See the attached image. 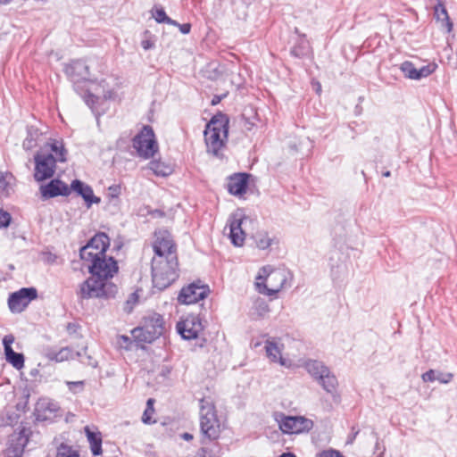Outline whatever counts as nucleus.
Here are the masks:
<instances>
[{"mask_svg":"<svg viewBox=\"0 0 457 457\" xmlns=\"http://www.w3.org/2000/svg\"><path fill=\"white\" fill-rule=\"evenodd\" d=\"M81 260L89 262L88 272L90 277L79 285L78 295L81 299L114 298L118 293L117 286L109 281L118 272V263L113 257L106 258V253H87Z\"/></svg>","mask_w":457,"mask_h":457,"instance_id":"1","label":"nucleus"},{"mask_svg":"<svg viewBox=\"0 0 457 457\" xmlns=\"http://www.w3.org/2000/svg\"><path fill=\"white\" fill-rule=\"evenodd\" d=\"M154 257L151 262L152 281L154 288L163 291L179 277L176 245L166 233L156 236L153 243Z\"/></svg>","mask_w":457,"mask_h":457,"instance_id":"2","label":"nucleus"},{"mask_svg":"<svg viewBox=\"0 0 457 457\" xmlns=\"http://www.w3.org/2000/svg\"><path fill=\"white\" fill-rule=\"evenodd\" d=\"M64 72L67 77L73 83L74 90L81 95L86 104L92 110L96 115H100L96 104L100 101V97L86 90L82 95L81 84L86 82H94L90 77L89 66L87 63V59H72L71 62L65 65Z\"/></svg>","mask_w":457,"mask_h":457,"instance_id":"3","label":"nucleus"},{"mask_svg":"<svg viewBox=\"0 0 457 457\" xmlns=\"http://www.w3.org/2000/svg\"><path fill=\"white\" fill-rule=\"evenodd\" d=\"M199 427L202 445L220 438L221 424L215 403L211 397H203L199 400Z\"/></svg>","mask_w":457,"mask_h":457,"instance_id":"4","label":"nucleus"},{"mask_svg":"<svg viewBox=\"0 0 457 457\" xmlns=\"http://www.w3.org/2000/svg\"><path fill=\"white\" fill-rule=\"evenodd\" d=\"M165 332L163 316L152 312L142 319L140 326L131 330L132 337L138 345L152 344Z\"/></svg>","mask_w":457,"mask_h":457,"instance_id":"5","label":"nucleus"},{"mask_svg":"<svg viewBox=\"0 0 457 457\" xmlns=\"http://www.w3.org/2000/svg\"><path fill=\"white\" fill-rule=\"evenodd\" d=\"M132 145L137 156L145 160L153 158L159 150L154 131L150 125L142 127L141 130L132 139Z\"/></svg>","mask_w":457,"mask_h":457,"instance_id":"6","label":"nucleus"},{"mask_svg":"<svg viewBox=\"0 0 457 457\" xmlns=\"http://www.w3.org/2000/svg\"><path fill=\"white\" fill-rule=\"evenodd\" d=\"M206 322L201 313H188L176 325L177 332L185 340L198 339L204 330Z\"/></svg>","mask_w":457,"mask_h":457,"instance_id":"7","label":"nucleus"},{"mask_svg":"<svg viewBox=\"0 0 457 457\" xmlns=\"http://www.w3.org/2000/svg\"><path fill=\"white\" fill-rule=\"evenodd\" d=\"M56 160L53 154L44 152L43 149L37 151L34 155V179L37 182L50 179L54 177L56 170Z\"/></svg>","mask_w":457,"mask_h":457,"instance_id":"8","label":"nucleus"},{"mask_svg":"<svg viewBox=\"0 0 457 457\" xmlns=\"http://www.w3.org/2000/svg\"><path fill=\"white\" fill-rule=\"evenodd\" d=\"M210 294V287L201 279H196L187 286L183 287L179 295L178 302L181 304H193L205 299Z\"/></svg>","mask_w":457,"mask_h":457,"instance_id":"9","label":"nucleus"},{"mask_svg":"<svg viewBox=\"0 0 457 457\" xmlns=\"http://www.w3.org/2000/svg\"><path fill=\"white\" fill-rule=\"evenodd\" d=\"M38 296L37 289L34 287H21L12 292L8 297V307L12 313H21Z\"/></svg>","mask_w":457,"mask_h":457,"instance_id":"10","label":"nucleus"},{"mask_svg":"<svg viewBox=\"0 0 457 457\" xmlns=\"http://www.w3.org/2000/svg\"><path fill=\"white\" fill-rule=\"evenodd\" d=\"M278 427L283 434H302L312 429L313 421L303 416H283Z\"/></svg>","mask_w":457,"mask_h":457,"instance_id":"11","label":"nucleus"},{"mask_svg":"<svg viewBox=\"0 0 457 457\" xmlns=\"http://www.w3.org/2000/svg\"><path fill=\"white\" fill-rule=\"evenodd\" d=\"M30 428L22 427L19 432H13L8 439L4 451L5 457H21L24 448L29 443Z\"/></svg>","mask_w":457,"mask_h":457,"instance_id":"12","label":"nucleus"},{"mask_svg":"<svg viewBox=\"0 0 457 457\" xmlns=\"http://www.w3.org/2000/svg\"><path fill=\"white\" fill-rule=\"evenodd\" d=\"M110 246V237L104 232L96 233L87 243L79 250L80 258H84L87 253L104 254Z\"/></svg>","mask_w":457,"mask_h":457,"instance_id":"13","label":"nucleus"},{"mask_svg":"<svg viewBox=\"0 0 457 457\" xmlns=\"http://www.w3.org/2000/svg\"><path fill=\"white\" fill-rule=\"evenodd\" d=\"M204 137L207 153L218 159H222L224 157L222 150L226 147L228 137H224L218 129L214 131L209 130L204 134Z\"/></svg>","mask_w":457,"mask_h":457,"instance_id":"14","label":"nucleus"},{"mask_svg":"<svg viewBox=\"0 0 457 457\" xmlns=\"http://www.w3.org/2000/svg\"><path fill=\"white\" fill-rule=\"evenodd\" d=\"M251 177L247 172H236L228 176L226 185L228 192L234 196L242 197L248 189Z\"/></svg>","mask_w":457,"mask_h":457,"instance_id":"15","label":"nucleus"},{"mask_svg":"<svg viewBox=\"0 0 457 457\" xmlns=\"http://www.w3.org/2000/svg\"><path fill=\"white\" fill-rule=\"evenodd\" d=\"M39 190L42 200H48L57 196H68L71 195L69 186L58 178L52 179L49 182L41 185Z\"/></svg>","mask_w":457,"mask_h":457,"instance_id":"16","label":"nucleus"},{"mask_svg":"<svg viewBox=\"0 0 457 457\" xmlns=\"http://www.w3.org/2000/svg\"><path fill=\"white\" fill-rule=\"evenodd\" d=\"M318 384L322 387V389L330 395L332 403L336 405H339L342 402V396L338 390L339 383L337 376L331 371V370H328L319 380H317Z\"/></svg>","mask_w":457,"mask_h":457,"instance_id":"17","label":"nucleus"},{"mask_svg":"<svg viewBox=\"0 0 457 457\" xmlns=\"http://www.w3.org/2000/svg\"><path fill=\"white\" fill-rule=\"evenodd\" d=\"M71 192L73 191L78 196L82 197L87 208L101 202V198L94 195L93 188L88 184L80 179H73L69 186Z\"/></svg>","mask_w":457,"mask_h":457,"instance_id":"18","label":"nucleus"},{"mask_svg":"<svg viewBox=\"0 0 457 457\" xmlns=\"http://www.w3.org/2000/svg\"><path fill=\"white\" fill-rule=\"evenodd\" d=\"M15 337L12 334H8L3 338L4 353L5 360L16 370H21L24 367L25 357L21 353H16L12 345L13 344Z\"/></svg>","mask_w":457,"mask_h":457,"instance_id":"19","label":"nucleus"},{"mask_svg":"<svg viewBox=\"0 0 457 457\" xmlns=\"http://www.w3.org/2000/svg\"><path fill=\"white\" fill-rule=\"evenodd\" d=\"M216 129H219L220 133H222L224 137H228L229 117L228 114L220 111L217 112L205 125L204 134H206L209 130L214 131Z\"/></svg>","mask_w":457,"mask_h":457,"instance_id":"20","label":"nucleus"},{"mask_svg":"<svg viewBox=\"0 0 457 457\" xmlns=\"http://www.w3.org/2000/svg\"><path fill=\"white\" fill-rule=\"evenodd\" d=\"M228 71L227 64L221 63L220 59H212L202 70L203 77L210 80H217Z\"/></svg>","mask_w":457,"mask_h":457,"instance_id":"21","label":"nucleus"},{"mask_svg":"<svg viewBox=\"0 0 457 457\" xmlns=\"http://www.w3.org/2000/svg\"><path fill=\"white\" fill-rule=\"evenodd\" d=\"M15 178L8 171H0V200L9 198L14 193Z\"/></svg>","mask_w":457,"mask_h":457,"instance_id":"22","label":"nucleus"},{"mask_svg":"<svg viewBox=\"0 0 457 457\" xmlns=\"http://www.w3.org/2000/svg\"><path fill=\"white\" fill-rule=\"evenodd\" d=\"M270 277L271 279L280 281V285L277 288L270 289V288H268V287L266 286L265 283L257 282L256 287L260 294L266 295H273L278 294L284 287V285L287 281V277H286L284 271H280V270L273 271L270 275Z\"/></svg>","mask_w":457,"mask_h":457,"instance_id":"23","label":"nucleus"},{"mask_svg":"<svg viewBox=\"0 0 457 457\" xmlns=\"http://www.w3.org/2000/svg\"><path fill=\"white\" fill-rule=\"evenodd\" d=\"M45 147H49L50 154H53L57 162H66L68 150L64 146L62 139L49 138Z\"/></svg>","mask_w":457,"mask_h":457,"instance_id":"24","label":"nucleus"},{"mask_svg":"<svg viewBox=\"0 0 457 457\" xmlns=\"http://www.w3.org/2000/svg\"><path fill=\"white\" fill-rule=\"evenodd\" d=\"M149 170L157 177H168L174 171V167L171 163L163 162L161 159H153L147 164Z\"/></svg>","mask_w":457,"mask_h":457,"instance_id":"25","label":"nucleus"},{"mask_svg":"<svg viewBox=\"0 0 457 457\" xmlns=\"http://www.w3.org/2000/svg\"><path fill=\"white\" fill-rule=\"evenodd\" d=\"M242 219H234L230 224L229 237L231 244L235 246H242L245 241V232L242 228Z\"/></svg>","mask_w":457,"mask_h":457,"instance_id":"26","label":"nucleus"},{"mask_svg":"<svg viewBox=\"0 0 457 457\" xmlns=\"http://www.w3.org/2000/svg\"><path fill=\"white\" fill-rule=\"evenodd\" d=\"M304 368L314 380H319L323 374L329 370L324 362L318 360H308L304 363Z\"/></svg>","mask_w":457,"mask_h":457,"instance_id":"27","label":"nucleus"},{"mask_svg":"<svg viewBox=\"0 0 457 457\" xmlns=\"http://www.w3.org/2000/svg\"><path fill=\"white\" fill-rule=\"evenodd\" d=\"M87 441L90 445V450L94 456H99L103 453L102 436L100 432H94L88 427L85 428Z\"/></svg>","mask_w":457,"mask_h":457,"instance_id":"28","label":"nucleus"},{"mask_svg":"<svg viewBox=\"0 0 457 457\" xmlns=\"http://www.w3.org/2000/svg\"><path fill=\"white\" fill-rule=\"evenodd\" d=\"M265 351L267 356L271 361L279 362L281 365H285V360L281 354L282 349L278 345L275 338L265 341Z\"/></svg>","mask_w":457,"mask_h":457,"instance_id":"29","label":"nucleus"},{"mask_svg":"<svg viewBox=\"0 0 457 457\" xmlns=\"http://www.w3.org/2000/svg\"><path fill=\"white\" fill-rule=\"evenodd\" d=\"M312 54L310 42L305 37H299L291 49L293 57H309Z\"/></svg>","mask_w":457,"mask_h":457,"instance_id":"30","label":"nucleus"},{"mask_svg":"<svg viewBox=\"0 0 457 457\" xmlns=\"http://www.w3.org/2000/svg\"><path fill=\"white\" fill-rule=\"evenodd\" d=\"M40 135L39 129L35 126H27V137L22 143L23 148L28 151L36 147Z\"/></svg>","mask_w":457,"mask_h":457,"instance_id":"31","label":"nucleus"},{"mask_svg":"<svg viewBox=\"0 0 457 457\" xmlns=\"http://www.w3.org/2000/svg\"><path fill=\"white\" fill-rule=\"evenodd\" d=\"M435 16L437 21L442 22V26L446 29L447 32L452 30L453 23L450 21L447 11L442 4H438L435 6Z\"/></svg>","mask_w":457,"mask_h":457,"instance_id":"32","label":"nucleus"},{"mask_svg":"<svg viewBox=\"0 0 457 457\" xmlns=\"http://www.w3.org/2000/svg\"><path fill=\"white\" fill-rule=\"evenodd\" d=\"M152 16L157 23H167L170 25H178V21L170 18L163 7L154 6L152 10Z\"/></svg>","mask_w":457,"mask_h":457,"instance_id":"33","label":"nucleus"},{"mask_svg":"<svg viewBox=\"0 0 457 457\" xmlns=\"http://www.w3.org/2000/svg\"><path fill=\"white\" fill-rule=\"evenodd\" d=\"M437 69V64L436 62H428L426 65L421 66L420 68H416V74L414 76V80H420L423 78H427L436 71Z\"/></svg>","mask_w":457,"mask_h":457,"instance_id":"34","label":"nucleus"},{"mask_svg":"<svg viewBox=\"0 0 457 457\" xmlns=\"http://www.w3.org/2000/svg\"><path fill=\"white\" fill-rule=\"evenodd\" d=\"M55 457H79V453L74 450L72 446L61 443L56 449Z\"/></svg>","mask_w":457,"mask_h":457,"instance_id":"35","label":"nucleus"},{"mask_svg":"<svg viewBox=\"0 0 457 457\" xmlns=\"http://www.w3.org/2000/svg\"><path fill=\"white\" fill-rule=\"evenodd\" d=\"M400 70L403 71L404 76L410 79H414L416 74V67L410 61H405L400 65Z\"/></svg>","mask_w":457,"mask_h":457,"instance_id":"36","label":"nucleus"},{"mask_svg":"<svg viewBox=\"0 0 457 457\" xmlns=\"http://www.w3.org/2000/svg\"><path fill=\"white\" fill-rule=\"evenodd\" d=\"M40 409H43L44 411H49L50 412H54L56 411L54 404L52 403H38L36 407V411L37 412V420H46V416H43L39 413Z\"/></svg>","mask_w":457,"mask_h":457,"instance_id":"37","label":"nucleus"},{"mask_svg":"<svg viewBox=\"0 0 457 457\" xmlns=\"http://www.w3.org/2000/svg\"><path fill=\"white\" fill-rule=\"evenodd\" d=\"M272 239L267 234H260L255 238L256 245L261 250L268 249L271 245Z\"/></svg>","mask_w":457,"mask_h":457,"instance_id":"38","label":"nucleus"},{"mask_svg":"<svg viewBox=\"0 0 457 457\" xmlns=\"http://www.w3.org/2000/svg\"><path fill=\"white\" fill-rule=\"evenodd\" d=\"M241 120H243V125L245 129L250 131L256 126L257 114L255 113L253 117H246V114L243 113L241 115Z\"/></svg>","mask_w":457,"mask_h":457,"instance_id":"39","label":"nucleus"},{"mask_svg":"<svg viewBox=\"0 0 457 457\" xmlns=\"http://www.w3.org/2000/svg\"><path fill=\"white\" fill-rule=\"evenodd\" d=\"M12 215L7 211L0 209V229L8 228L12 222Z\"/></svg>","mask_w":457,"mask_h":457,"instance_id":"40","label":"nucleus"},{"mask_svg":"<svg viewBox=\"0 0 457 457\" xmlns=\"http://www.w3.org/2000/svg\"><path fill=\"white\" fill-rule=\"evenodd\" d=\"M66 385L71 392H72L73 394H77L83 390L84 386H85V381L84 380L67 381Z\"/></svg>","mask_w":457,"mask_h":457,"instance_id":"41","label":"nucleus"},{"mask_svg":"<svg viewBox=\"0 0 457 457\" xmlns=\"http://www.w3.org/2000/svg\"><path fill=\"white\" fill-rule=\"evenodd\" d=\"M67 351L66 348H62V350H60L59 352H51L47 354V357L51 360V361H63L67 357L66 355L64 354V353Z\"/></svg>","mask_w":457,"mask_h":457,"instance_id":"42","label":"nucleus"},{"mask_svg":"<svg viewBox=\"0 0 457 457\" xmlns=\"http://www.w3.org/2000/svg\"><path fill=\"white\" fill-rule=\"evenodd\" d=\"M29 399V393L27 392L23 395V397L21 400H20L16 405L15 408L18 411L26 412L28 409V403Z\"/></svg>","mask_w":457,"mask_h":457,"instance_id":"43","label":"nucleus"},{"mask_svg":"<svg viewBox=\"0 0 457 457\" xmlns=\"http://www.w3.org/2000/svg\"><path fill=\"white\" fill-rule=\"evenodd\" d=\"M154 41L151 39V33L148 30L144 32V38L141 41V46L148 50L154 46Z\"/></svg>","mask_w":457,"mask_h":457,"instance_id":"44","label":"nucleus"},{"mask_svg":"<svg viewBox=\"0 0 457 457\" xmlns=\"http://www.w3.org/2000/svg\"><path fill=\"white\" fill-rule=\"evenodd\" d=\"M317 457H345L339 451L335 449L323 450L317 454Z\"/></svg>","mask_w":457,"mask_h":457,"instance_id":"45","label":"nucleus"},{"mask_svg":"<svg viewBox=\"0 0 457 457\" xmlns=\"http://www.w3.org/2000/svg\"><path fill=\"white\" fill-rule=\"evenodd\" d=\"M121 192L120 185H112L108 187V197L110 199H118Z\"/></svg>","mask_w":457,"mask_h":457,"instance_id":"46","label":"nucleus"},{"mask_svg":"<svg viewBox=\"0 0 457 457\" xmlns=\"http://www.w3.org/2000/svg\"><path fill=\"white\" fill-rule=\"evenodd\" d=\"M453 375L450 372L443 373L436 371V380L442 384H448L452 381Z\"/></svg>","mask_w":457,"mask_h":457,"instance_id":"47","label":"nucleus"},{"mask_svg":"<svg viewBox=\"0 0 457 457\" xmlns=\"http://www.w3.org/2000/svg\"><path fill=\"white\" fill-rule=\"evenodd\" d=\"M154 412V410H148V408H145L143 415H142V422L145 424H154L156 422L155 420L152 419V416Z\"/></svg>","mask_w":457,"mask_h":457,"instance_id":"48","label":"nucleus"},{"mask_svg":"<svg viewBox=\"0 0 457 457\" xmlns=\"http://www.w3.org/2000/svg\"><path fill=\"white\" fill-rule=\"evenodd\" d=\"M421 378L424 382H434L436 380V371L429 370L422 374Z\"/></svg>","mask_w":457,"mask_h":457,"instance_id":"49","label":"nucleus"},{"mask_svg":"<svg viewBox=\"0 0 457 457\" xmlns=\"http://www.w3.org/2000/svg\"><path fill=\"white\" fill-rule=\"evenodd\" d=\"M255 307H256V310L261 313V314H263V313H267L270 312V308H269V305L266 303L265 301L263 300H261V301H257L256 303H255Z\"/></svg>","mask_w":457,"mask_h":457,"instance_id":"50","label":"nucleus"},{"mask_svg":"<svg viewBox=\"0 0 457 457\" xmlns=\"http://www.w3.org/2000/svg\"><path fill=\"white\" fill-rule=\"evenodd\" d=\"M199 457H220L212 449L202 447L198 453Z\"/></svg>","mask_w":457,"mask_h":457,"instance_id":"51","label":"nucleus"},{"mask_svg":"<svg viewBox=\"0 0 457 457\" xmlns=\"http://www.w3.org/2000/svg\"><path fill=\"white\" fill-rule=\"evenodd\" d=\"M80 328L79 324L76 322H69L66 325V330L69 334H75L78 332V330Z\"/></svg>","mask_w":457,"mask_h":457,"instance_id":"52","label":"nucleus"},{"mask_svg":"<svg viewBox=\"0 0 457 457\" xmlns=\"http://www.w3.org/2000/svg\"><path fill=\"white\" fill-rule=\"evenodd\" d=\"M176 27H179L180 32L184 35L188 34L191 30V24L190 23H183L179 24L178 22V25H175Z\"/></svg>","mask_w":457,"mask_h":457,"instance_id":"53","label":"nucleus"},{"mask_svg":"<svg viewBox=\"0 0 457 457\" xmlns=\"http://www.w3.org/2000/svg\"><path fill=\"white\" fill-rule=\"evenodd\" d=\"M312 87L317 95L320 96L321 94L322 89H321V84L320 83V81L312 79Z\"/></svg>","mask_w":457,"mask_h":457,"instance_id":"54","label":"nucleus"},{"mask_svg":"<svg viewBox=\"0 0 457 457\" xmlns=\"http://www.w3.org/2000/svg\"><path fill=\"white\" fill-rule=\"evenodd\" d=\"M226 96H227V93L222 94V95H215V96H213V97L212 98V101H211V104L213 105V106L217 105Z\"/></svg>","mask_w":457,"mask_h":457,"instance_id":"55","label":"nucleus"},{"mask_svg":"<svg viewBox=\"0 0 457 457\" xmlns=\"http://www.w3.org/2000/svg\"><path fill=\"white\" fill-rule=\"evenodd\" d=\"M148 214H150L153 217H163L165 215V212L161 209H154L148 211Z\"/></svg>","mask_w":457,"mask_h":457,"instance_id":"56","label":"nucleus"},{"mask_svg":"<svg viewBox=\"0 0 457 457\" xmlns=\"http://www.w3.org/2000/svg\"><path fill=\"white\" fill-rule=\"evenodd\" d=\"M19 415L15 414V413H12V414H10L7 416V419H8V424H12V422H16L17 420L19 419Z\"/></svg>","mask_w":457,"mask_h":457,"instance_id":"57","label":"nucleus"},{"mask_svg":"<svg viewBox=\"0 0 457 457\" xmlns=\"http://www.w3.org/2000/svg\"><path fill=\"white\" fill-rule=\"evenodd\" d=\"M358 433H359V430H357V431H355V432H352V433L348 436V438H347V444H352V443L354 441V439H355L356 436L358 435Z\"/></svg>","mask_w":457,"mask_h":457,"instance_id":"58","label":"nucleus"},{"mask_svg":"<svg viewBox=\"0 0 457 457\" xmlns=\"http://www.w3.org/2000/svg\"><path fill=\"white\" fill-rule=\"evenodd\" d=\"M170 369L169 367L165 366L162 369L160 375L166 378L170 375Z\"/></svg>","mask_w":457,"mask_h":457,"instance_id":"59","label":"nucleus"},{"mask_svg":"<svg viewBox=\"0 0 457 457\" xmlns=\"http://www.w3.org/2000/svg\"><path fill=\"white\" fill-rule=\"evenodd\" d=\"M181 438L186 441H191L194 438V436L192 434H190L188 432H185L181 435Z\"/></svg>","mask_w":457,"mask_h":457,"instance_id":"60","label":"nucleus"},{"mask_svg":"<svg viewBox=\"0 0 457 457\" xmlns=\"http://www.w3.org/2000/svg\"><path fill=\"white\" fill-rule=\"evenodd\" d=\"M113 96H114V93H113L112 90H108V91H106V92L104 94V100L112 99V98H113Z\"/></svg>","mask_w":457,"mask_h":457,"instance_id":"61","label":"nucleus"},{"mask_svg":"<svg viewBox=\"0 0 457 457\" xmlns=\"http://www.w3.org/2000/svg\"><path fill=\"white\" fill-rule=\"evenodd\" d=\"M154 399L149 398L146 402V408H148V410H154Z\"/></svg>","mask_w":457,"mask_h":457,"instance_id":"62","label":"nucleus"},{"mask_svg":"<svg viewBox=\"0 0 457 457\" xmlns=\"http://www.w3.org/2000/svg\"><path fill=\"white\" fill-rule=\"evenodd\" d=\"M374 435L376 436V437H378V434L377 433H374ZM380 450H382V452H383L385 450V448L380 446V443L378 442V438H377V442L375 444V451L378 452V451H380Z\"/></svg>","mask_w":457,"mask_h":457,"instance_id":"63","label":"nucleus"},{"mask_svg":"<svg viewBox=\"0 0 457 457\" xmlns=\"http://www.w3.org/2000/svg\"><path fill=\"white\" fill-rule=\"evenodd\" d=\"M279 457H296L293 453H283Z\"/></svg>","mask_w":457,"mask_h":457,"instance_id":"64","label":"nucleus"}]
</instances>
